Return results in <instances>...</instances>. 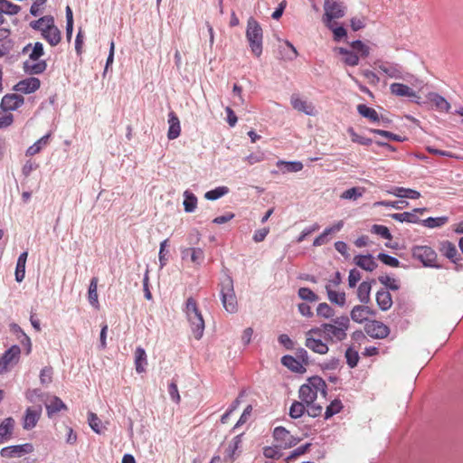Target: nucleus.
I'll return each mask as SVG.
<instances>
[{
	"label": "nucleus",
	"instance_id": "f257e3e1",
	"mask_svg": "<svg viewBox=\"0 0 463 463\" xmlns=\"http://www.w3.org/2000/svg\"><path fill=\"white\" fill-rule=\"evenodd\" d=\"M327 385L326 382L319 376H313L307 380L298 390V398L307 406V415L316 418L321 415L323 406L316 403L320 394L323 398L326 396Z\"/></svg>",
	"mask_w": 463,
	"mask_h": 463
},
{
	"label": "nucleus",
	"instance_id": "f03ea898",
	"mask_svg": "<svg viewBox=\"0 0 463 463\" xmlns=\"http://www.w3.org/2000/svg\"><path fill=\"white\" fill-rule=\"evenodd\" d=\"M350 326V319L347 316L334 318L331 323H324L319 327H313L310 333H315L318 337H324L330 342H341L347 336Z\"/></svg>",
	"mask_w": 463,
	"mask_h": 463
},
{
	"label": "nucleus",
	"instance_id": "7ed1b4c3",
	"mask_svg": "<svg viewBox=\"0 0 463 463\" xmlns=\"http://www.w3.org/2000/svg\"><path fill=\"white\" fill-rule=\"evenodd\" d=\"M246 39L252 54L260 57L263 51V31L257 20L250 17L247 22Z\"/></svg>",
	"mask_w": 463,
	"mask_h": 463
},
{
	"label": "nucleus",
	"instance_id": "20e7f679",
	"mask_svg": "<svg viewBox=\"0 0 463 463\" xmlns=\"http://www.w3.org/2000/svg\"><path fill=\"white\" fill-rule=\"evenodd\" d=\"M185 314L194 338L200 340L203 335L204 320L193 298L186 300Z\"/></svg>",
	"mask_w": 463,
	"mask_h": 463
},
{
	"label": "nucleus",
	"instance_id": "39448f33",
	"mask_svg": "<svg viewBox=\"0 0 463 463\" xmlns=\"http://www.w3.org/2000/svg\"><path fill=\"white\" fill-rule=\"evenodd\" d=\"M220 295L223 308L230 314H235L238 311V301L231 277L227 276L221 282Z\"/></svg>",
	"mask_w": 463,
	"mask_h": 463
},
{
	"label": "nucleus",
	"instance_id": "423d86ee",
	"mask_svg": "<svg viewBox=\"0 0 463 463\" xmlns=\"http://www.w3.org/2000/svg\"><path fill=\"white\" fill-rule=\"evenodd\" d=\"M324 11L322 21L326 27H332L335 20L345 16L346 5L343 0H325Z\"/></svg>",
	"mask_w": 463,
	"mask_h": 463
},
{
	"label": "nucleus",
	"instance_id": "0eeeda50",
	"mask_svg": "<svg viewBox=\"0 0 463 463\" xmlns=\"http://www.w3.org/2000/svg\"><path fill=\"white\" fill-rule=\"evenodd\" d=\"M412 257L420 260L426 267L435 266L437 254L429 246H414L411 250Z\"/></svg>",
	"mask_w": 463,
	"mask_h": 463
},
{
	"label": "nucleus",
	"instance_id": "6e6552de",
	"mask_svg": "<svg viewBox=\"0 0 463 463\" xmlns=\"http://www.w3.org/2000/svg\"><path fill=\"white\" fill-rule=\"evenodd\" d=\"M21 349L18 345H12L0 357V373L9 371L19 360Z\"/></svg>",
	"mask_w": 463,
	"mask_h": 463
},
{
	"label": "nucleus",
	"instance_id": "1a4fd4ad",
	"mask_svg": "<svg viewBox=\"0 0 463 463\" xmlns=\"http://www.w3.org/2000/svg\"><path fill=\"white\" fill-rule=\"evenodd\" d=\"M33 447L31 443L21 445H12L5 447L0 450V456L6 458H21L26 454L33 452Z\"/></svg>",
	"mask_w": 463,
	"mask_h": 463
},
{
	"label": "nucleus",
	"instance_id": "9d476101",
	"mask_svg": "<svg viewBox=\"0 0 463 463\" xmlns=\"http://www.w3.org/2000/svg\"><path fill=\"white\" fill-rule=\"evenodd\" d=\"M365 332L373 338L383 339L390 334V329L383 322L373 320L366 324Z\"/></svg>",
	"mask_w": 463,
	"mask_h": 463
},
{
	"label": "nucleus",
	"instance_id": "9b49d317",
	"mask_svg": "<svg viewBox=\"0 0 463 463\" xmlns=\"http://www.w3.org/2000/svg\"><path fill=\"white\" fill-rule=\"evenodd\" d=\"M317 336L315 333H310V329L306 333V342L305 345L314 353L319 354H326L329 348L327 344L323 342L320 338H316Z\"/></svg>",
	"mask_w": 463,
	"mask_h": 463
},
{
	"label": "nucleus",
	"instance_id": "f8f14e48",
	"mask_svg": "<svg viewBox=\"0 0 463 463\" xmlns=\"http://www.w3.org/2000/svg\"><path fill=\"white\" fill-rule=\"evenodd\" d=\"M242 435L235 436L229 443L224 452V460L233 462L241 453Z\"/></svg>",
	"mask_w": 463,
	"mask_h": 463
},
{
	"label": "nucleus",
	"instance_id": "ddd939ff",
	"mask_svg": "<svg viewBox=\"0 0 463 463\" xmlns=\"http://www.w3.org/2000/svg\"><path fill=\"white\" fill-rule=\"evenodd\" d=\"M24 102V99L22 95L10 93L3 97L0 106L4 111H12L20 108Z\"/></svg>",
	"mask_w": 463,
	"mask_h": 463
},
{
	"label": "nucleus",
	"instance_id": "4468645a",
	"mask_svg": "<svg viewBox=\"0 0 463 463\" xmlns=\"http://www.w3.org/2000/svg\"><path fill=\"white\" fill-rule=\"evenodd\" d=\"M182 260L190 259L194 266L199 267L204 260V252L201 248H181Z\"/></svg>",
	"mask_w": 463,
	"mask_h": 463
},
{
	"label": "nucleus",
	"instance_id": "2eb2a0df",
	"mask_svg": "<svg viewBox=\"0 0 463 463\" xmlns=\"http://www.w3.org/2000/svg\"><path fill=\"white\" fill-rule=\"evenodd\" d=\"M40 86V80L34 77H31L20 80L16 85H14V90L24 94H30L36 91Z\"/></svg>",
	"mask_w": 463,
	"mask_h": 463
},
{
	"label": "nucleus",
	"instance_id": "dca6fc26",
	"mask_svg": "<svg viewBox=\"0 0 463 463\" xmlns=\"http://www.w3.org/2000/svg\"><path fill=\"white\" fill-rule=\"evenodd\" d=\"M290 102L293 109L299 112L308 116H314L316 114L315 106L311 102L302 99L298 95H292Z\"/></svg>",
	"mask_w": 463,
	"mask_h": 463
},
{
	"label": "nucleus",
	"instance_id": "f3484780",
	"mask_svg": "<svg viewBox=\"0 0 463 463\" xmlns=\"http://www.w3.org/2000/svg\"><path fill=\"white\" fill-rule=\"evenodd\" d=\"M42 414V407L38 406V408H28L25 411V415L24 417L23 427L25 430L33 429Z\"/></svg>",
	"mask_w": 463,
	"mask_h": 463
},
{
	"label": "nucleus",
	"instance_id": "a211bd4d",
	"mask_svg": "<svg viewBox=\"0 0 463 463\" xmlns=\"http://www.w3.org/2000/svg\"><path fill=\"white\" fill-rule=\"evenodd\" d=\"M427 100L440 112H448L450 109V104L445 98L436 92H430L426 96Z\"/></svg>",
	"mask_w": 463,
	"mask_h": 463
},
{
	"label": "nucleus",
	"instance_id": "6ab92c4d",
	"mask_svg": "<svg viewBox=\"0 0 463 463\" xmlns=\"http://www.w3.org/2000/svg\"><path fill=\"white\" fill-rule=\"evenodd\" d=\"M374 315V312L366 306H354L351 310L350 317L353 321L362 324L368 319L369 316Z\"/></svg>",
	"mask_w": 463,
	"mask_h": 463
},
{
	"label": "nucleus",
	"instance_id": "aec40b11",
	"mask_svg": "<svg viewBox=\"0 0 463 463\" xmlns=\"http://www.w3.org/2000/svg\"><path fill=\"white\" fill-rule=\"evenodd\" d=\"M424 209L415 208L411 212H403L401 213H393L390 216L400 222L416 223L420 221L419 214H421Z\"/></svg>",
	"mask_w": 463,
	"mask_h": 463
},
{
	"label": "nucleus",
	"instance_id": "412c9836",
	"mask_svg": "<svg viewBox=\"0 0 463 463\" xmlns=\"http://www.w3.org/2000/svg\"><path fill=\"white\" fill-rule=\"evenodd\" d=\"M168 139L173 140L177 138L181 134V125L177 115L174 111L168 113Z\"/></svg>",
	"mask_w": 463,
	"mask_h": 463
},
{
	"label": "nucleus",
	"instance_id": "4be33fe9",
	"mask_svg": "<svg viewBox=\"0 0 463 463\" xmlns=\"http://www.w3.org/2000/svg\"><path fill=\"white\" fill-rule=\"evenodd\" d=\"M14 420L11 417L5 418L0 423V444L8 441L14 432Z\"/></svg>",
	"mask_w": 463,
	"mask_h": 463
},
{
	"label": "nucleus",
	"instance_id": "5701e85b",
	"mask_svg": "<svg viewBox=\"0 0 463 463\" xmlns=\"http://www.w3.org/2000/svg\"><path fill=\"white\" fill-rule=\"evenodd\" d=\"M354 263L366 271H373L377 268L374 258L371 255H356Z\"/></svg>",
	"mask_w": 463,
	"mask_h": 463
},
{
	"label": "nucleus",
	"instance_id": "b1692460",
	"mask_svg": "<svg viewBox=\"0 0 463 463\" xmlns=\"http://www.w3.org/2000/svg\"><path fill=\"white\" fill-rule=\"evenodd\" d=\"M47 64L45 61L30 60L24 62V71L28 74H40L46 70Z\"/></svg>",
	"mask_w": 463,
	"mask_h": 463
},
{
	"label": "nucleus",
	"instance_id": "393cba45",
	"mask_svg": "<svg viewBox=\"0 0 463 463\" xmlns=\"http://www.w3.org/2000/svg\"><path fill=\"white\" fill-rule=\"evenodd\" d=\"M273 436L277 441H279L281 445L287 447H291L296 444L293 437L290 435L289 431L287 430L284 427H277L274 429Z\"/></svg>",
	"mask_w": 463,
	"mask_h": 463
},
{
	"label": "nucleus",
	"instance_id": "a878e982",
	"mask_svg": "<svg viewBox=\"0 0 463 463\" xmlns=\"http://www.w3.org/2000/svg\"><path fill=\"white\" fill-rule=\"evenodd\" d=\"M344 226V222L339 221L335 224H334L332 227L326 228L319 236H317L314 241L313 246L318 247L321 246L328 241V235L332 232H339Z\"/></svg>",
	"mask_w": 463,
	"mask_h": 463
},
{
	"label": "nucleus",
	"instance_id": "bb28decb",
	"mask_svg": "<svg viewBox=\"0 0 463 463\" xmlns=\"http://www.w3.org/2000/svg\"><path fill=\"white\" fill-rule=\"evenodd\" d=\"M390 91L392 95L397 97H416V92L411 88L402 83H392L390 86Z\"/></svg>",
	"mask_w": 463,
	"mask_h": 463
},
{
	"label": "nucleus",
	"instance_id": "cd10ccee",
	"mask_svg": "<svg viewBox=\"0 0 463 463\" xmlns=\"http://www.w3.org/2000/svg\"><path fill=\"white\" fill-rule=\"evenodd\" d=\"M147 365V356L145 349L138 346L135 350V368L137 373H142L146 371Z\"/></svg>",
	"mask_w": 463,
	"mask_h": 463
},
{
	"label": "nucleus",
	"instance_id": "c85d7f7f",
	"mask_svg": "<svg viewBox=\"0 0 463 463\" xmlns=\"http://www.w3.org/2000/svg\"><path fill=\"white\" fill-rule=\"evenodd\" d=\"M377 64V62H375ZM378 69L385 73L388 77L393 79H402V73L400 67L397 64H390L387 62H379L377 65Z\"/></svg>",
	"mask_w": 463,
	"mask_h": 463
},
{
	"label": "nucleus",
	"instance_id": "c756f323",
	"mask_svg": "<svg viewBox=\"0 0 463 463\" xmlns=\"http://www.w3.org/2000/svg\"><path fill=\"white\" fill-rule=\"evenodd\" d=\"M376 302L383 311L389 310L392 306L391 293L386 289H381L376 293Z\"/></svg>",
	"mask_w": 463,
	"mask_h": 463
},
{
	"label": "nucleus",
	"instance_id": "7c9ffc66",
	"mask_svg": "<svg viewBox=\"0 0 463 463\" xmlns=\"http://www.w3.org/2000/svg\"><path fill=\"white\" fill-rule=\"evenodd\" d=\"M326 291L331 303L339 307H344L345 305L346 298L345 292L336 291L335 289L331 288V285H326Z\"/></svg>",
	"mask_w": 463,
	"mask_h": 463
},
{
	"label": "nucleus",
	"instance_id": "2f4dec72",
	"mask_svg": "<svg viewBox=\"0 0 463 463\" xmlns=\"http://www.w3.org/2000/svg\"><path fill=\"white\" fill-rule=\"evenodd\" d=\"M277 166L282 174L297 173L303 169V164L299 161L287 162L279 160L277 162Z\"/></svg>",
	"mask_w": 463,
	"mask_h": 463
},
{
	"label": "nucleus",
	"instance_id": "473e14b6",
	"mask_svg": "<svg viewBox=\"0 0 463 463\" xmlns=\"http://www.w3.org/2000/svg\"><path fill=\"white\" fill-rule=\"evenodd\" d=\"M27 256L28 252L24 251L18 257L15 268V280L17 282H22L24 279Z\"/></svg>",
	"mask_w": 463,
	"mask_h": 463
},
{
	"label": "nucleus",
	"instance_id": "72a5a7b5",
	"mask_svg": "<svg viewBox=\"0 0 463 463\" xmlns=\"http://www.w3.org/2000/svg\"><path fill=\"white\" fill-rule=\"evenodd\" d=\"M357 111L362 117L366 118L371 122L380 121V117L377 111L364 104L357 105Z\"/></svg>",
	"mask_w": 463,
	"mask_h": 463
},
{
	"label": "nucleus",
	"instance_id": "f704fd0d",
	"mask_svg": "<svg viewBox=\"0 0 463 463\" xmlns=\"http://www.w3.org/2000/svg\"><path fill=\"white\" fill-rule=\"evenodd\" d=\"M307 413V406L303 401H294L289 408V416L292 419H298Z\"/></svg>",
	"mask_w": 463,
	"mask_h": 463
},
{
	"label": "nucleus",
	"instance_id": "c9c22d12",
	"mask_svg": "<svg viewBox=\"0 0 463 463\" xmlns=\"http://www.w3.org/2000/svg\"><path fill=\"white\" fill-rule=\"evenodd\" d=\"M336 52L339 54L343 55V61L345 62V64L348 66L358 65L359 57L356 53L342 47L336 48Z\"/></svg>",
	"mask_w": 463,
	"mask_h": 463
},
{
	"label": "nucleus",
	"instance_id": "e433bc0d",
	"mask_svg": "<svg viewBox=\"0 0 463 463\" xmlns=\"http://www.w3.org/2000/svg\"><path fill=\"white\" fill-rule=\"evenodd\" d=\"M43 36L52 46H55L61 42V32L54 24L47 29Z\"/></svg>",
	"mask_w": 463,
	"mask_h": 463
},
{
	"label": "nucleus",
	"instance_id": "4c0bfd02",
	"mask_svg": "<svg viewBox=\"0 0 463 463\" xmlns=\"http://www.w3.org/2000/svg\"><path fill=\"white\" fill-rule=\"evenodd\" d=\"M372 289V282L363 281L357 289V298L363 304L370 301V293Z\"/></svg>",
	"mask_w": 463,
	"mask_h": 463
},
{
	"label": "nucleus",
	"instance_id": "58836bf2",
	"mask_svg": "<svg viewBox=\"0 0 463 463\" xmlns=\"http://www.w3.org/2000/svg\"><path fill=\"white\" fill-rule=\"evenodd\" d=\"M46 410L48 416L51 417L61 410H67V406L59 397L54 396L51 402L46 404Z\"/></svg>",
	"mask_w": 463,
	"mask_h": 463
},
{
	"label": "nucleus",
	"instance_id": "ea45409f",
	"mask_svg": "<svg viewBox=\"0 0 463 463\" xmlns=\"http://www.w3.org/2000/svg\"><path fill=\"white\" fill-rule=\"evenodd\" d=\"M98 281H99L98 278L93 277L90 279V286H89V291H88L89 302L94 307H99V299H98V292H97Z\"/></svg>",
	"mask_w": 463,
	"mask_h": 463
},
{
	"label": "nucleus",
	"instance_id": "a19ab883",
	"mask_svg": "<svg viewBox=\"0 0 463 463\" xmlns=\"http://www.w3.org/2000/svg\"><path fill=\"white\" fill-rule=\"evenodd\" d=\"M53 24L54 20L51 15L43 16L39 20L31 23V26L34 29L40 30L42 34Z\"/></svg>",
	"mask_w": 463,
	"mask_h": 463
},
{
	"label": "nucleus",
	"instance_id": "79ce46f5",
	"mask_svg": "<svg viewBox=\"0 0 463 463\" xmlns=\"http://www.w3.org/2000/svg\"><path fill=\"white\" fill-rule=\"evenodd\" d=\"M88 423L91 430L97 434L103 433L104 430L106 429L103 427L102 421L99 420L97 414L91 411L88 413Z\"/></svg>",
	"mask_w": 463,
	"mask_h": 463
},
{
	"label": "nucleus",
	"instance_id": "37998d69",
	"mask_svg": "<svg viewBox=\"0 0 463 463\" xmlns=\"http://www.w3.org/2000/svg\"><path fill=\"white\" fill-rule=\"evenodd\" d=\"M50 135H45L37 140L33 145L28 147L26 151V156H32L38 154L43 146L48 144Z\"/></svg>",
	"mask_w": 463,
	"mask_h": 463
},
{
	"label": "nucleus",
	"instance_id": "c03bdc74",
	"mask_svg": "<svg viewBox=\"0 0 463 463\" xmlns=\"http://www.w3.org/2000/svg\"><path fill=\"white\" fill-rule=\"evenodd\" d=\"M393 194L399 198H408L411 200H417L420 197L418 191L403 187L395 188Z\"/></svg>",
	"mask_w": 463,
	"mask_h": 463
},
{
	"label": "nucleus",
	"instance_id": "a18cd8bd",
	"mask_svg": "<svg viewBox=\"0 0 463 463\" xmlns=\"http://www.w3.org/2000/svg\"><path fill=\"white\" fill-rule=\"evenodd\" d=\"M21 8L19 5L13 4L8 0H0V13L6 14H17Z\"/></svg>",
	"mask_w": 463,
	"mask_h": 463
},
{
	"label": "nucleus",
	"instance_id": "49530a36",
	"mask_svg": "<svg viewBox=\"0 0 463 463\" xmlns=\"http://www.w3.org/2000/svg\"><path fill=\"white\" fill-rule=\"evenodd\" d=\"M31 50V52L29 53V59L30 60H39L40 57L43 55V46L41 43H35L34 46L31 48V44H28L24 48V52H28Z\"/></svg>",
	"mask_w": 463,
	"mask_h": 463
},
{
	"label": "nucleus",
	"instance_id": "de8ad7c7",
	"mask_svg": "<svg viewBox=\"0 0 463 463\" xmlns=\"http://www.w3.org/2000/svg\"><path fill=\"white\" fill-rule=\"evenodd\" d=\"M369 131L373 134L380 135L382 137H386L389 140L397 141V142H403L407 138L405 137H402L397 134H393L387 130H382V129H376V128H370Z\"/></svg>",
	"mask_w": 463,
	"mask_h": 463
},
{
	"label": "nucleus",
	"instance_id": "09e8293b",
	"mask_svg": "<svg viewBox=\"0 0 463 463\" xmlns=\"http://www.w3.org/2000/svg\"><path fill=\"white\" fill-rule=\"evenodd\" d=\"M441 251L443 252L444 256H446L448 259L451 260L453 262H456L455 257L458 254V250L456 246L450 242V241H444L441 246Z\"/></svg>",
	"mask_w": 463,
	"mask_h": 463
},
{
	"label": "nucleus",
	"instance_id": "8fccbe9b",
	"mask_svg": "<svg viewBox=\"0 0 463 463\" xmlns=\"http://www.w3.org/2000/svg\"><path fill=\"white\" fill-rule=\"evenodd\" d=\"M364 189L360 187H353L346 191H345L341 195L340 198L344 200H357L360 198L364 193Z\"/></svg>",
	"mask_w": 463,
	"mask_h": 463
},
{
	"label": "nucleus",
	"instance_id": "3c124183",
	"mask_svg": "<svg viewBox=\"0 0 463 463\" xmlns=\"http://www.w3.org/2000/svg\"><path fill=\"white\" fill-rule=\"evenodd\" d=\"M346 364L350 368H354L357 365L359 362V354L358 351L354 350L352 347L346 349L345 354Z\"/></svg>",
	"mask_w": 463,
	"mask_h": 463
},
{
	"label": "nucleus",
	"instance_id": "603ef678",
	"mask_svg": "<svg viewBox=\"0 0 463 463\" xmlns=\"http://www.w3.org/2000/svg\"><path fill=\"white\" fill-rule=\"evenodd\" d=\"M348 134L350 135L351 140L354 143H357L363 146H370L373 143L371 138L360 136L357 134L353 128H349L347 129Z\"/></svg>",
	"mask_w": 463,
	"mask_h": 463
},
{
	"label": "nucleus",
	"instance_id": "864d4df0",
	"mask_svg": "<svg viewBox=\"0 0 463 463\" xmlns=\"http://www.w3.org/2000/svg\"><path fill=\"white\" fill-rule=\"evenodd\" d=\"M343 408L340 400H334L326 408L325 411V419L327 420L338 413Z\"/></svg>",
	"mask_w": 463,
	"mask_h": 463
},
{
	"label": "nucleus",
	"instance_id": "5fc2aeb1",
	"mask_svg": "<svg viewBox=\"0 0 463 463\" xmlns=\"http://www.w3.org/2000/svg\"><path fill=\"white\" fill-rule=\"evenodd\" d=\"M281 363L293 372H299L301 368L299 362L291 355H284L281 358Z\"/></svg>",
	"mask_w": 463,
	"mask_h": 463
},
{
	"label": "nucleus",
	"instance_id": "6e6d98bb",
	"mask_svg": "<svg viewBox=\"0 0 463 463\" xmlns=\"http://www.w3.org/2000/svg\"><path fill=\"white\" fill-rule=\"evenodd\" d=\"M228 192H229V189L226 186H219V187H217V188H215L213 190L208 191L204 194V197L207 200L213 201V200L219 199L222 195L226 194Z\"/></svg>",
	"mask_w": 463,
	"mask_h": 463
},
{
	"label": "nucleus",
	"instance_id": "4d7b16f0",
	"mask_svg": "<svg viewBox=\"0 0 463 463\" xmlns=\"http://www.w3.org/2000/svg\"><path fill=\"white\" fill-rule=\"evenodd\" d=\"M317 314L319 317H322L325 318H330V317H334L335 312H334L333 308L327 303H320L317 306Z\"/></svg>",
	"mask_w": 463,
	"mask_h": 463
},
{
	"label": "nucleus",
	"instance_id": "13d9d810",
	"mask_svg": "<svg viewBox=\"0 0 463 463\" xmlns=\"http://www.w3.org/2000/svg\"><path fill=\"white\" fill-rule=\"evenodd\" d=\"M298 294L301 299L308 302H316L318 300V297L308 288H300Z\"/></svg>",
	"mask_w": 463,
	"mask_h": 463
},
{
	"label": "nucleus",
	"instance_id": "bf43d9fd",
	"mask_svg": "<svg viewBox=\"0 0 463 463\" xmlns=\"http://www.w3.org/2000/svg\"><path fill=\"white\" fill-rule=\"evenodd\" d=\"M377 259L381 260L383 263H384L387 266L397 268L400 266V261L398 259L388 255L386 253H379L377 255Z\"/></svg>",
	"mask_w": 463,
	"mask_h": 463
},
{
	"label": "nucleus",
	"instance_id": "052dcab7",
	"mask_svg": "<svg viewBox=\"0 0 463 463\" xmlns=\"http://www.w3.org/2000/svg\"><path fill=\"white\" fill-rule=\"evenodd\" d=\"M371 232L374 234L381 236L383 239H387V240L392 239V234L386 226L373 224L372 226Z\"/></svg>",
	"mask_w": 463,
	"mask_h": 463
},
{
	"label": "nucleus",
	"instance_id": "680f3d73",
	"mask_svg": "<svg viewBox=\"0 0 463 463\" xmlns=\"http://www.w3.org/2000/svg\"><path fill=\"white\" fill-rule=\"evenodd\" d=\"M448 222V217L442 216V217H429L426 220H424V225L429 228H435V227H440L444 225Z\"/></svg>",
	"mask_w": 463,
	"mask_h": 463
},
{
	"label": "nucleus",
	"instance_id": "e2e57ef3",
	"mask_svg": "<svg viewBox=\"0 0 463 463\" xmlns=\"http://www.w3.org/2000/svg\"><path fill=\"white\" fill-rule=\"evenodd\" d=\"M351 46L354 50L357 51L361 53L362 57H367L370 53V48L366 44H364L362 41H354L351 43Z\"/></svg>",
	"mask_w": 463,
	"mask_h": 463
},
{
	"label": "nucleus",
	"instance_id": "0e129e2a",
	"mask_svg": "<svg viewBox=\"0 0 463 463\" xmlns=\"http://www.w3.org/2000/svg\"><path fill=\"white\" fill-rule=\"evenodd\" d=\"M379 281L392 290H398L400 288L397 280L389 276L379 277Z\"/></svg>",
	"mask_w": 463,
	"mask_h": 463
},
{
	"label": "nucleus",
	"instance_id": "69168bd1",
	"mask_svg": "<svg viewBox=\"0 0 463 463\" xmlns=\"http://www.w3.org/2000/svg\"><path fill=\"white\" fill-rule=\"evenodd\" d=\"M336 23L333 22L332 27H327L334 33L335 41H340L342 38L346 36V30L343 26H335Z\"/></svg>",
	"mask_w": 463,
	"mask_h": 463
},
{
	"label": "nucleus",
	"instance_id": "338daca9",
	"mask_svg": "<svg viewBox=\"0 0 463 463\" xmlns=\"http://www.w3.org/2000/svg\"><path fill=\"white\" fill-rule=\"evenodd\" d=\"M362 276L359 270L353 269L349 271L348 286L353 288L356 286L357 282L361 279Z\"/></svg>",
	"mask_w": 463,
	"mask_h": 463
},
{
	"label": "nucleus",
	"instance_id": "774afa93",
	"mask_svg": "<svg viewBox=\"0 0 463 463\" xmlns=\"http://www.w3.org/2000/svg\"><path fill=\"white\" fill-rule=\"evenodd\" d=\"M362 75L367 80L371 85H377L380 82V78L370 70L362 71Z\"/></svg>",
	"mask_w": 463,
	"mask_h": 463
}]
</instances>
